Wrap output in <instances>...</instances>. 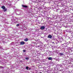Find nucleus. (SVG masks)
<instances>
[{
  "instance_id": "nucleus-15",
  "label": "nucleus",
  "mask_w": 73,
  "mask_h": 73,
  "mask_svg": "<svg viewBox=\"0 0 73 73\" xmlns=\"http://www.w3.org/2000/svg\"><path fill=\"white\" fill-rule=\"evenodd\" d=\"M39 73H42L41 72H39Z\"/></svg>"
},
{
  "instance_id": "nucleus-13",
  "label": "nucleus",
  "mask_w": 73,
  "mask_h": 73,
  "mask_svg": "<svg viewBox=\"0 0 73 73\" xmlns=\"http://www.w3.org/2000/svg\"><path fill=\"white\" fill-rule=\"evenodd\" d=\"M26 51L25 50H23V52H25Z\"/></svg>"
},
{
  "instance_id": "nucleus-11",
  "label": "nucleus",
  "mask_w": 73,
  "mask_h": 73,
  "mask_svg": "<svg viewBox=\"0 0 73 73\" xmlns=\"http://www.w3.org/2000/svg\"><path fill=\"white\" fill-rule=\"evenodd\" d=\"M19 24H17L16 26H17V27H19Z\"/></svg>"
},
{
  "instance_id": "nucleus-14",
  "label": "nucleus",
  "mask_w": 73,
  "mask_h": 73,
  "mask_svg": "<svg viewBox=\"0 0 73 73\" xmlns=\"http://www.w3.org/2000/svg\"><path fill=\"white\" fill-rule=\"evenodd\" d=\"M29 70H31V68H29Z\"/></svg>"
},
{
  "instance_id": "nucleus-2",
  "label": "nucleus",
  "mask_w": 73,
  "mask_h": 73,
  "mask_svg": "<svg viewBox=\"0 0 73 73\" xmlns=\"http://www.w3.org/2000/svg\"><path fill=\"white\" fill-rule=\"evenodd\" d=\"M40 29L41 30H44L45 29V27L44 26H41Z\"/></svg>"
},
{
  "instance_id": "nucleus-8",
  "label": "nucleus",
  "mask_w": 73,
  "mask_h": 73,
  "mask_svg": "<svg viewBox=\"0 0 73 73\" xmlns=\"http://www.w3.org/2000/svg\"><path fill=\"white\" fill-rule=\"evenodd\" d=\"M48 60H52V57H50L48 58Z\"/></svg>"
},
{
  "instance_id": "nucleus-3",
  "label": "nucleus",
  "mask_w": 73,
  "mask_h": 73,
  "mask_svg": "<svg viewBox=\"0 0 73 73\" xmlns=\"http://www.w3.org/2000/svg\"><path fill=\"white\" fill-rule=\"evenodd\" d=\"M52 37V36L51 35H49L47 36V38H51Z\"/></svg>"
},
{
  "instance_id": "nucleus-4",
  "label": "nucleus",
  "mask_w": 73,
  "mask_h": 73,
  "mask_svg": "<svg viewBox=\"0 0 73 73\" xmlns=\"http://www.w3.org/2000/svg\"><path fill=\"white\" fill-rule=\"evenodd\" d=\"M25 44V42H24L23 41L21 42H20V44L21 45H24V44Z\"/></svg>"
},
{
  "instance_id": "nucleus-12",
  "label": "nucleus",
  "mask_w": 73,
  "mask_h": 73,
  "mask_svg": "<svg viewBox=\"0 0 73 73\" xmlns=\"http://www.w3.org/2000/svg\"><path fill=\"white\" fill-rule=\"evenodd\" d=\"M0 68H3V67L2 66H0Z\"/></svg>"
},
{
  "instance_id": "nucleus-7",
  "label": "nucleus",
  "mask_w": 73,
  "mask_h": 73,
  "mask_svg": "<svg viewBox=\"0 0 73 73\" xmlns=\"http://www.w3.org/2000/svg\"><path fill=\"white\" fill-rule=\"evenodd\" d=\"M24 41H26V42L28 41V38H26L25 39H24Z\"/></svg>"
},
{
  "instance_id": "nucleus-10",
  "label": "nucleus",
  "mask_w": 73,
  "mask_h": 73,
  "mask_svg": "<svg viewBox=\"0 0 73 73\" xmlns=\"http://www.w3.org/2000/svg\"><path fill=\"white\" fill-rule=\"evenodd\" d=\"M25 59L26 60H28L29 59V57L26 58Z\"/></svg>"
},
{
  "instance_id": "nucleus-9",
  "label": "nucleus",
  "mask_w": 73,
  "mask_h": 73,
  "mask_svg": "<svg viewBox=\"0 0 73 73\" xmlns=\"http://www.w3.org/2000/svg\"><path fill=\"white\" fill-rule=\"evenodd\" d=\"M26 69H27V70H28V69H29V67L27 66L26 67Z\"/></svg>"
},
{
  "instance_id": "nucleus-1",
  "label": "nucleus",
  "mask_w": 73,
  "mask_h": 73,
  "mask_svg": "<svg viewBox=\"0 0 73 73\" xmlns=\"http://www.w3.org/2000/svg\"><path fill=\"white\" fill-rule=\"evenodd\" d=\"M1 8L2 9H4L3 10L4 12H6V11H7V9H5V7L4 6H1Z\"/></svg>"
},
{
  "instance_id": "nucleus-5",
  "label": "nucleus",
  "mask_w": 73,
  "mask_h": 73,
  "mask_svg": "<svg viewBox=\"0 0 73 73\" xmlns=\"http://www.w3.org/2000/svg\"><path fill=\"white\" fill-rule=\"evenodd\" d=\"M22 7H24L25 8H27L28 7V6L25 5H22Z\"/></svg>"
},
{
  "instance_id": "nucleus-6",
  "label": "nucleus",
  "mask_w": 73,
  "mask_h": 73,
  "mask_svg": "<svg viewBox=\"0 0 73 73\" xmlns=\"http://www.w3.org/2000/svg\"><path fill=\"white\" fill-rule=\"evenodd\" d=\"M59 55L60 56H62V55H64V53L63 52L62 53H59Z\"/></svg>"
}]
</instances>
